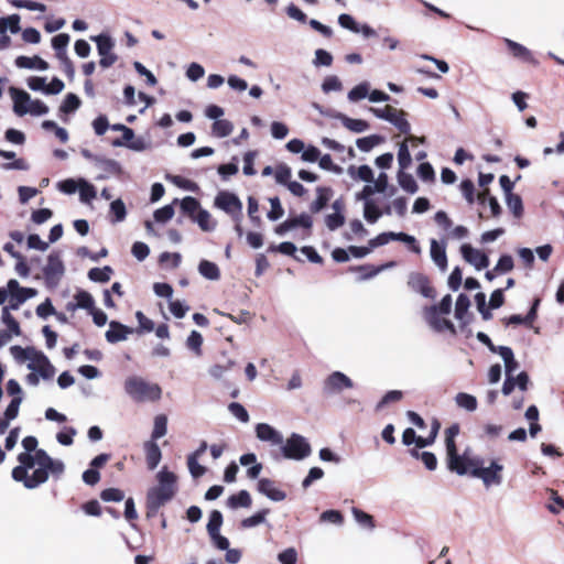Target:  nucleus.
<instances>
[{"label": "nucleus", "mask_w": 564, "mask_h": 564, "mask_svg": "<svg viewBox=\"0 0 564 564\" xmlns=\"http://www.w3.org/2000/svg\"><path fill=\"white\" fill-rule=\"evenodd\" d=\"M19 466L12 469V478L22 482L26 489H34L48 480L50 474L58 479L65 471V465L59 459L52 458L46 451L40 448L35 454L20 453Z\"/></svg>", "instance_id": "1"}, {"label": "nucleus", "mask_w": 564, "mask_h": 564, "mask_svg": "<svg viewBox=\"0 0 564 564\" xmlns=\"http://www.w3.org/2000/svg\"><path fill=\"white\" fill-rule=\"evenodd\" d=\"M159 486L149 489L147 495L148 514H155L159 509L170 501L176 492V476L165 469L158 474Z\"/></svg>", "instance_id": "2"}, {"label": "nucleus", "mask_w": 564, "mask_h": 564, "mask_svg": "<svg viewBox=\"0 0 564 564\" xmlns=\"http://www.w3.org/2000/svg\"><path fill=\"white\" fill-rule=\"evenodd\" d=\"M10 351L19 361L29 360L28 368L36 371L44 380H51L54 377L55 368L41 350L34 347L12 346Z\"/></svg>", "instance_id": "3"}, {"label": "nucleus", "mask_w": 564, "mask_h": 564, "mask_svg": "<svg viewBox=\"0 0 564 564\" xmlns=\"http://www.w3.org/2000/svg\"><path fill=\"white\" fill-rule=\"evenodd\" d=\"M124 390L137 402H155L162 395V389L158 383H150L137 376L129 377L124 381Z\"/></svg>", "instance_id": "4"}, {"label": "nucleus", "mask_w": 564, "mask_h": 564, "mask_svg": "<svg viewBox=\"0 0 564 564\" xmlns=\"http://www.w3.org/2000/svg\"><path fill=\"white\" fill-rule=\"evenodd\" d=\"M469 475L481 479L486 487L500 485L502 481L503 466L492 460L489 467H484V460L480 457H473Z\"/></svg>", "instance_id": "5"}, {"label": "nucleus", "mask_w": 564, "mask_h": 564, "mask_svg": "<svg viewBox=\"0 0 564 564\" xmlns=\"http://www.w3.org/2000/svg\"><path fill=\"white\" fill-rule=\"evenodd\" d=\"M371 112L380 119L391 122L401 133L410 134L411 126L406 120V112L390 105L383 108H370Z\"/></svg>", "instance_id": "6"}, {"label": "nucleus", "mask_w": 564, "mask_h": 564, "mask_svg": "<svg viewBox=\"0 0 564 564\" xmlns=\"http://www.w3.org/2000/svg\"><path fill=\"white\" fill-rule=\"evenodd\" d=\"M310 443L300 434L293 433L282 446V454L288 459L302 460L311 455Z\"/></svg>", "instance_id": "7"}, {"label": "nucleus", "mask_w": 564, "mask_h": 564, "mask_svg": "<svg viewBox=\"0 0 564 564\" xmlns=\"http://www.w3.org/2000/svg\"><path fill=\"white\" fill-rule=\"evenodd\" d=\"M390 241H401V242L408 243L410 249L415 253H419L421 251V248L417 245L416 239L413 236H410L405 232H392V231L381 232L378 236H376L375 238L370 239L368 241V245L370 246V248L373 249V248L387 245Z\"/></svg>", "instance_id": "8"}, {"label": "nucleus", "mask_w": 564, "mask_h": 564, "mask_svg": "<svg viewBox=\"0 0 564 564\" xmlns=\"http://www.w3.org/2000/svg\"><path fill=\"white\" fill-rule=\"evenodd\" d=\"M215 206L232 216L236 220H239L242 216V203L234 193L219 192L215 198Z\"/></svg>", "instance_id": "9"}, {"label": "nucleus", "mask_w": 564, "mask_h": 564, "mask_svg": "<svg viewBox=\"0 0 564 564\" xmlns=\"http://www.w3.org/2000/svg\"><path fill=\"white\" fill-rule=\"evenodd\" d=\"M65 271L59 252H52L47 257V263L43 269L44 279L47 285L56 286Z\"/></svg>", "instance_id": "10"}, {"label": "nucleus", "mask_w": 564, "mask_h": 564, "mask_svg": "<svg viewBox=\"0 0 564 564\" xmlns=\"http://www.w3.org/2000/svg\"><path fill=\"white\" fill-rule=\"evenodd\" d=\"M440 427L441 423L438 422V420H433L430 436L427 437L417 436L413 429L408 427L403 431L402 443L406 446L415 443L417 448H424L426 446H430L435 442Z\"/></svg>", "instance_id": "11"}, {"label": "nucleus", "mask_w": 564, "mask_h": 564, "mask_svg": "<svg viewBox=\"0 0 564 564\" xmlns=\"http://www.w3.org/2000/svg\"><path fill=\"white\" fill-rule=\"evenodd\" d=\"M409 288L423 295L426 299L434 300L436 297V290L431 283L430 278L421 272H411L408 279Z\"/></svg>", "instance_id": "12"}, {"label": "nucleus", "mask_w": 564, "mask_h": 564, "mask_svg": "<svg viewBox=\"0 0 564 564\" xmlns=\"http://www.w3.org/2000/svg\"><path fill=\"white\" fill-rule=\"evenodd\" d=\"M447 454V468L456 473L457 475H469V470L471 468L470 462H473V457L468 458L465 456H460L458 454V448H449L446 449Z\"/></svg>", "instance_id": "13"}, {"label": "nucleus", "mask_w": 564, "mask_h": 564, "mask_svg": "<svg viewBox=\"0 0 564 564\" xmlns=\"http://www.w3.org/2000/svg\"><path fill=\"white\" fill-rule=\"evenodd\" d=\"M452 310V296L449 294L445 295L438 305H432L425 307V318L433 326L434 329L441 330V326L438 325L440 318L437 316L438 313L449 314Z\"/></svg>", "instance_id": "14"}, {"label": "nucleus", "mask_w": 564, "mask_h": 564, "mask_svg": "<svg viewBox=\"0 0 564 564\" xmlns=\"http://www.w3.org/2000/svg\"><path fill=\"white\" fill-rule=\"evenodd\" d=\"M463 258L473 264L477 270H482L489 265V258L486 253L465 243L460 247Z\"/></svg>", "instance_id": "15"}, {"label": "nucleus", "mask_w": 564, "mask_h": 564, "mask_svg": "<svg viewBox=\"0 0 564 564\" xmlns=\"http://www.w3.org/2000/svg\"><path fill=\"white\" fill-rule=\"evenodd\" d=\"M505 44L509 51V53L518 59H521L524 63L531 64V65H538V59L533 56L530 50H528L525 46H523L520 43H517L510 39H505Z\"/></svg>", "instance_id": "16"}, {"label": "nucleus", "mask_w": 564, "mask_h": 564, "mask_svg": "<svg viewBox=\"0 0 564 564\" xmlns=\"http://www.w3.org/2000/svg\"><path fill=\"white\" fill-rule=\"evenodd\" d=\"M324 386L328 392H339L352 388V381L345 373L335 371L327 377Z\"/></svg>", "instance_id": "17"}, {"label": "nucleus", "mask_w": 564, "mask_h": 564, "mask_svg": "<svg viewBox=\"0 0 564 564\" xmlns=\"http://www.w3.org/2000/svg\"><path fill=\"white\" fill-rule=\"evenodd\" d=\"M134 330L120 322L111 321L109 323V329L106 332L105 337L108 343L116 344L118 341L126 340L128 335Z\"/></svg>", "instance_id": "18"}, {"label": "nucleus", "mask_w": 564, "mask_h": 564, "mask_svg": "<svg viewBox=\"0 0 564 564\" xmlns=\"http://www.w3.org/2000/svg\"><path fill=\"white\" fill-rule=\"evenodd\" d=\"M258 491L273 501H282L286 498V494L276 488L275 482L269 478L259 479Z\"/></svg>", "instance_id": "19"}, {"label": "nucleus", "mask_w": 564, "mask_h": 564, "mask_svg": "<svg viewBox=\"0 0 564 564\" xmlns=\"http://www.w3.org/2000/svg\"><path fill=\"white\" fill-rule=\"evenodd\" d=\"M256 434L259 440L270 442L273 445H281L283 443L281 433L267 423H259L256 426Z\"/></svg>", "instance_id": "20"}, {"label": "nucleus", "mask_w": 564, "mask_h": 564, "mask_svg": "<svg viewBox=\"0 0 564 564\" xmlns=\"http://www.w3.org/2000/svg\"><path fill=\"white\" fill-rule=\"evenodd\" d=\"M10 94L13 99V110L18 116H24L28 112L26 104H30L31 97L30 95L14 87L10 88Z\"/></svg>", "instance_id": "21"}, {"label": "nucleus", "mask_w": 564, "mask_h": 564, "mask_svg": "<svg viewBox=\"0 0 564 564\" xmlns=\"http://www.w3.org/2000/svg\"><path fill=\"white\" fill-rule=\"evenodd\" d=\"M144 452L148 468L150 470L155 469L162 458V453L156 442L147 441L144 443Z\"/></svg>", "instance_id": "22"}, {"label": "nucleus", "mask_w": 564, "mask_h": 564, "mask_svg": "<svg viewBox=\"0 0 564 564\" xmlns=\"http://www.w3.org/2000/svg\"><path fill=\"white\" fill-rule=\"evenodd\" d=\"M316 199L310 206V210L313 214L319 213L327 206L329 199L333 196V189L330 187L318 186L316 188Z\"/></svg>", "instance_id": "23"}, {"label": "nucleus", "mask_w": 564, "mask_h": 564, "mask_svg": "<svg viewBox=\"0 0 564 564\" xmlns=\"http://www.w3.org/2000/svg\"><path fill=\"white\" fill-rule=\"evenodd\" d=\"M14 63L19 68H37L40 70H46L48 68V63L37 55L33 57L21 55L15 58Z\"/></svg>", "instance_id": "24"}, {"label": "nucleus", "mask_w": 564, "mask_h": 564, "mask_svg": "<svg viewBox=\"0 0 564 564\" xmlns=\"http://www.w3.org/2000/svg\"><path fill=\"white\" fill-rule=\"evenodd\" d=\"M431 258L442 271L446 270L447 256L445 246L440 245L435 239L431 240Z\"/></svg>", "instance_id": "25"}, {"label": "nucleus", "mask_w": 564, "mask_h": 564, "mask_svg": "<svg viewBox=\"0 0 564 564\" xmlns=\"http://www.w3.org/2000/svg\"><path fill=\"white\" fill-rule=\"evenodd\" d=\"M252 499L247 490H240L235 495H231L227 499V506L231 509L238 508H250Z\"/></svg>", "instance_id": "26"}, {"label": "nucleus", "mask_w": 564, "mask_h": 564, "mask_svg": "<svg viewBox=\"0 0 564 564\" xmlns=\"http://www.w3.org/2000/svg\"><path fill=\"white\" fill-rule=\"evenodd\" d=\"M408 140L424 142V138H416V137L410 134L409 138L400 144L399 152H398V161H399L400 170H405L411 165L412 160H411V154H410V151H409V148L406 144Z\"/></svg>", "instance_id": "27"}, {"label": "nucleus", "mask_w": 564, "mask_h": 564, "mask_svg": "<svg viewBox=\"0 0 564 564\" xmlns=\"http://www.w3.org/2000/svg\"><path fill=\"white\" fill-rule=\"evenodd\" d=\"M10 297L18 300L21 296H26V300L36 295L35 289L22 288L14 279L8 281L7 284Z\"/></svg>", "instance_id": "28"}, {"label": "nucleus", "mask_w": 564, "mask_h": 564, "mask_svg": "<svg viewBox=\"0 0 564 564\" xmlns=\"http://www.w3.org/2000/svg\"><path fill=\"white\" fill-rule=\"evenodd\" d=\"M198 272L207 280L216 281L220 279V270L218 265L209 260H200Z\"/></svg>", "instance_id": "29"}, {"label": "nucleus", "mask_w": 564, "mask_h": 564, "mask_svg": "<svg viewBox=\"0 0 564 564\" xmlns=\"http://www.w3.org/2000/svg\"><path fill=\"white\" fill-rule=\"evenodd\" d=\"M498 354L505 361L506 375H512V372L519 367L518 361L514 359L512 349L507 346H499Z\"/></svg>", "instance_id": "30"}, {"label": "nucleus", "mask_w": 564, "mask_h": 564, "mask_svg": "<svg viewBox=\"0 0 564 564\" xmlns=\"http://www.w3.org/2000/svg\"><path fill=\"white\" fill-rule=\"evenodd\" d=\"M234 124L227 119H219L213 122L212 133L217 138H225L231 134Z\"/></svg>", "instance_id": "31"}, {"label": "nucleus", "mask_w": 564, "mask_h": 564, "mask_svg": "<svg viewBox=\"0 0 564 564\" xmlns=\"http://www.w3.org/2000/svg\"><path fill=\"white\" fill-rule=\"evenodd\" d=\"M7 30H10L12 34L20 32V17L18 14L0 18V34H4Z\"/></svg>", "instance_id": "32"}, {"label": "nucleus", "mask_w": 564, "mask_h": 564, "mask_svg": "<svg viewBox=\"0 0 564 564\" xmlns=\"http://www.w3.org/2000/svg\"><path fill=\"white\" fill-rule=\"evenodd\" d=\"M74 300L75 306H78V308L87 310L89 312L95 307V300L93 295L85 290L77 291L74 295Z\"/></svg>", "instance_id": "33"}, {"label": "nucleus", "mask_w": 564, "mask_h": 564, "mask_svg": "<svg viewBox=\"0 0 564 564\" xmlns=\"http://www.w3.org/2000/svg\"><path fill=\"white\" fill-rule=\"evenodd\" d=\"M91 40L96 42L98 54L107 55L112 53V48L115 46V43L112 39L107 34H99L97 36H93Z\"/></svg>", "instance_id": "34"}, {"label": "nucleus", "mask_w": 564, "mask_h": 564, "mask_svg": "<svg viewBox=\"0 0 564 564\" xmlns=\"http://www.w3.org/2000/svg\"><path fill=\"white\" fill-rule=\"evenodd\" d=\"M398 182L399 185L410 194H414L419 189V186L414 177L410 173L404 172L403 170H400L398 173Z\"/></svg>", "instance_id": "35"}, {"label": "nucleus", "mask_w": 564, "mask_h": 564, "mask_svg": "<svg viewBox=\"0 0 564 564\" xmlns=\"http://www.w3.org/2000/svg\"><path fill=\"white\" fill-rule=\"evenodd\" d=\"M113 270L109 265L104 268H93L88 271V278L94 282L106 283L110 280Z\"/></svg>", "instance_id": "36"}, {"label": "nucleus", "mask_w": 564, "mask_h": 564, "mask_svg": "<svg viewBox=\"0 0 564 564\" xmlns=\"http://www.w3.org/2000/svg\"><path fill=\"white\" fill-rule=\"evenodd\" d=\"M134 138V132L131 128L126 127V129L122 131V137L113 139L110 143L112 147L119 148V147H128L133 150H140L141 147L129 143Z\"/></svg>", "instance_id": "37"}, {"label": "nucleus", "mask_w": 564, "mask_h": 564, "mask_svg": "<svg viewBox=\"0 0 564 564\" xmlns=\"http://www.w3.org/2000/svg\"><path fill=\"white\" fill-rule=\"evenodd\" d=\"M383 268L384 265L375 267L373 264H362L350 267L348 270L350 272H359L361 274V280H368L377 275Z\"/></svg>", "instance_id": "38"}, {"label": "nucleus", "mask_w": 564, "mask_h": 564, "mask_svg": "<svg viewBox=\"0 0 564 564\" xmlns=\"http://www.w3.org/2000/svg\"><path fill=\"white\" fill-rule=\"evenodd\" d=\"M167 431V417L164 414L156 415L154 419V427L151 434V440L156 442V440L163 437Z\"/></svg>", "instance_id": "39"}, {"label": "nucleus", "mask_w": 564, "mask_h": 564, "mask_svg": "<svg viewBox=\"0 0 564 564\" xmlns=\"http://www.w3.org/2000/svg\"><path fill=\"white\" fill-rule=\"evenodd\" d=\"M506 202L508 208L511 210L514 217L520 218L523 215L522 198L518 194L506 195Z\"/></svg>", "instance_id": "40"}, {"label": "nucleus", "mask_w": 564, "mask_h": 564, "mask_svg": "<svg viewBox=\"0 0 564 564\" xmlns=\"http://www.w3.org/2000/svg\"><path fill=\"white\" fill-rule=\"evenodd\" d=\"M270 512L269 509H262L251 517L245 518L240 522V528L249 529L264 522L267 514Z\"/></svg>", "instance_id": "41"}, {"label": "nucleus", "mask_w": 564, "mask_h": 564, "mask_svg": "<svg viewBox=\"0 0 564 564\" xmlns=\"http://www.w3.org/2000/svg\"><path fill=\"white\" fill-rule=\"evenodd\" d=\"M268 251H270V252H280L282 254L293 257L296 261H301V259L299 257H296V254H295L296 246L293 242H290V241L281 242L278 246L271 245L268 248Z\"/></svg>", "instance_id": "42"}, {"label": "nucleus", "mask_w": 564, "mask_h": 564, "mask_svg": "<svg viewBox=\"0 0 564 564\" xmlns=\"http://www.w3.org/2000/svg\"><path fill=\"white\" fill-rule=\"evenodd\" d=\"M343 124L352 132H364L369 128V123L362 119H352L346 116L341 117Z\"/></svg>", "instance_id": "43"}, {"label": "nucleus", "mask_w": 564, "mask_h": 564, "mask_svg": "<svg viewBox=\"0 0 564 564\" xmlns=\"http://www.w3.org/2000/svg\"><path fill=\"white\" fill-rule=\"evenodd\" d=\"M2 322L8 326V332L11 334L19 336L21 335V327L19 322L14 318L13 315L9 312V307L2 308Z\"/></svg>", "instance_id": "44"}, {"label": "nucleus", "mask_w": 564, "mask_h": 564, "mask_svg": "<svg viewBox=\"0 0 564 564\" xmlns=\"http://www.w3.org/2000/svg\"><path fill=\"white\" fill-rule=\"evenodd\" d=\"M455 400L458 406L468 411H475L477 409V399L471 394L459 392L457 393Z\"/></svg>", "instance_id": "45"}, {"label": "nucleus", "mask_w": 564, "mask_h": 564, "mask_svg": "<svg viewBox=\"0 0 564 564\" xmlns=\"http://www.w3.org/2000/svg\"><path fill=\"white\" fill-rule=\"evenodd\" d=\"M95 162L100 164L104 171L112 175H119L121 173V165L112 159L95 158Z\"/></svg>", "instance_id": "46"}, {"label": "nucleus", "mask_w": 564, "mask_h": 564, "mask_svg": "<svg viewBox=\"0 0 564 564\" xmlns=\"http://www.w3.org/2000/svg\"><path fill=\"white\" fill-rule=\"evenodd\" d=\"M364 216L368 223L375 224L382 216V212L373 202L367 200L365 203Z\"/></svg>", "instance_id": "47"}, {"label": "nucleus", "mask_w": 564, "mask_h": 564, "mask_svg": "<svg viewBox=\"0 0 564 564\" xmlns=\"http://www.w3.org/2000/svg\"><path fill=\"white\" fill-rule=\"evenodd\" d=\"M80 106V99L75 94H67L59 107V110L64 113H69L78 109Z\"/></svg>", "instance_id": "48"}, {"label": "nucleus", "mask_w": 564, "mask_h": 564, "mask_svg": "<svg viewBox=\"0 0 564 564\" xmlns=\"http://www.w3.org/2000/svg\"><path fill=\"white\" fill-rule=\"evenodd\" d=\"M290 224H291V227L292 229L295 228V227H303L305 229L308 230L307 232V236L311 235V229H312V226H313V220H312V217L305 213L299 215V216H295V217H291V218H288Z\"/></svg>", "instance_id": "49"}, {"label": "nucleus", "mask_w": 564, "mask_h": 564, "mask_svg": "<svg viewBox=\"0 0 564 564\" xmlns=\"http://www.w3.org/2000/svg\"><path fill=\"white\" fill-rule=\"evenodd\" d=\"M470 306L469 297L462 293L457 296L456 304H455V317L457 319H463L466 315L468 308Z\"/></svg>", "instance_id": "50"}, {"label": "nucleus", "mask_w": 564, "mask_h": 564, "mask_svg": "<svg viewBox=\"0 0 564 564\" xmlns=\"http://www.w3.org/2000/svg\"><path fill=\"white\" fill-rule=\"evenodd\" d=\"M79 197L84 203H89L91 199L96 197V188L90 183L82 180L79 182Z\"/></svg>", "instance_id": "51"}, {"label": "nucleus", "mask_w": 564, "mask_h": 564, "mask_svg": "<svg viewBox=\"0 0 564 564\" xmlns=\"http://www.w3.org/2000/svg\"><path fill=\"white\" fill-rule=\"evenodd\" d=\"M223 524V514L218 510H213L209 514V521L207 523L208 534L218 533Z\"/></svg>", "instance_id": "52"}, {"label": "nucleus", "mask_w": 564, "mask_h": 564, "mask_svg": "<svg viewBox=\"0 0 564 564\" xmlns=\"http://www.w3.org/2000/svg\"><path fill=\"white\" fill-rule=\"evenodd\" d=\"M187 347L196 355H202L203 336L197 330H192L186 340Z\"/></svg>", "instance_id": "53"}, {"label": "nucleus", "mask_w": 564, "mask_h": 564, "mask_svg": "<svg viewBox=\"0 0 564 564\" xmlns=\"http://www.w3.org/2000/svg\"><path fill=\"white\" fill-rule=\"evenodd\" d=\"M10 2L15 8H25L28 10L41 11V12L46 11L45 4H43L41 2L32 1V0H11Z\"/></svg>", "instance_id": "54"}, {"label": "nucleus", "mask_w": 564, "mask_h": 564, "mask_svg": "<svg viewBox=\"0 0 564 564\" xmlns=\"http://www.w3.org/2000/svg\"><path fill=\"white\" fill-rule=\"evenodd\" d=\"M380 141H381V138L379 135L372 134L369 137L357 139L356 144L360 151L368 152L373 147L379 144Z\"/></svg>", "instance_id": "55"}, {"label": "nucleus", "mask_w": 564, "mask_h": 564, "mask_svg": "<svg viewBox=\"0 0 564 564\" xmlns=\"http://www.w3.org/2000/svg\"><path fill=\"white\" fill-rule=\"evenodd\" d=\"M460 426L458 423H454L445 430V446L446 449L457 447L455 437L459 434Z\"/></svg>", "instance_id": "56"}, {"label": "nucleus", "mask_w": 564, "mask_h": 564, "mask_svg": "<svg viewBox=\"0 0 564 564\" xmlns=\"http://www.w3.org/2000/svg\"><path fill=\"white\" fill-rule=\"evenodd\" d=\"M271 209L268 213L270 220H278L284 215V209L278 196L269 198Z\"/></svg>", "instance_id": "57"}, {"label": "nucleus", "mask_w": 564, "mask_h": 564, "mask_svg": "<svg viewBox=\"0 0 564 564\" xmlns=\"http://www.w3.org/2000/svg\"><path fill=\"white\" fill-rule=\"evenodd\" d=\"M274 177L279 184L288 185L291 182V169L286 164H279L275 167Z\"/></svg>", "instance_id": "58"}, {"label": "nucleus", "mask_w": 564, "mask_h": 564, "mask_svg": "<svg viewBox=\"0 0 564 564\" xmlns=\"http://www.w3.org/2000/svg\"><path fill=\"white\" fill-rule=\"evenodd\" d=\"M135 318L139 323L137 333H150L154 330L153 321L148 318L141 311L135 312Z\"/></svg>", "instance_id": "59"}, {"label": "nucleus", "mask_w": 564, "mask_h": 564, "mask_svg": "<svg viewBox=\"0 0 564 564\" xmlns=\"http://www.w3.org/2000/svg\"><path fill=\"white\" fill-rule=\"evenodd\" d=\"M513 259L509 254H503L499 258L494 271L498 274L510 272L513 269Z\"/></svg>", "instance_id": "60"}, {"label": "nucleus", "mask_w": 564, "mask_h": 564, "mask_svg": "<svg viewBox=\"0 0 564 564\" xmlns=\"http://www.w3.org/2000/svg\"><path fill=\"white\" fill-rule=\"evenodd\" d=\"M417 175L424 182H434L435 172L429 162L421 163L417 167Z\"/></svg>", "instance_id": "61"}, {"label": "nucleus", "mask_w": 564, "mask_h": 564, "mask_svg": "<svg viewBox=\"0 0 564 564\" xmlns=\"http://www.w3.org/2000/svg\"><path fill=\"white\" fill-rule=\"evenodd\" d=\"M100 498L107 502H109V501L119 502V501L123 500L124 494L122 490H120L118 488H107L100 492Z\"/></svg>", "instance_id": "62"}, {"label": "nucleus", "mask_w": 564, "mask_h": 564, "mask_svg": "<svg viewBox=\"0 0 564 564\" xmlns=\"http://www.w3.org/2000/svg\"><path fill=\"white\" fill-rule=\"evenodd\" d=\"M111 214L115 221H122L127 216L124 203L121 199H116L110 204Z\"/></svg>", "instance_id": "63"}, {"label": "nucleus", "mask_w": 564, "mask_h": 564, "mask_svg": "<svg viewBox=\"0 0 564 564\" xmlns=\"http://www.w3.org/2000/svg\"><path fill=\"white\" fill-rule=\"evenodd\" d=\"M174 216V208L172 205H165L159 209H156L153 214L155 221L158 223H166Z\"/></svg>", "instance_id": "64"}]
</instances>
